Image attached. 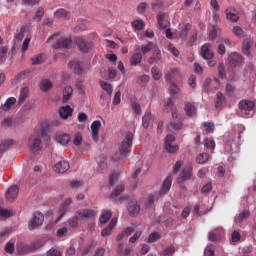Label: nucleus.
<instances>
[{"mask_svg":"<svg viewBox=\"0 0 256 256\" xmlns=\"http://www.w3.org/2000/svg\"><path fill=\"white\" fill-rule=\"evenodd\" d=\"M131 145H133V133L128 132L120 144L119 154H115L112 157L113 161H116V163H125V158L131 151Z\"/></svg>","mask_w":256,"mask_h":256,"instance_id":"1","label":"nucleus"},{"mask_svg":"<svg viewBox=\"0 0 256 256\" xmlns=\"http://www.w3.org/2000/svg\"><path fill=\"white\" fill-rule=\"evenodd\" d=\"M45 221V216L41 212H34L33 217L28 224L29 231H34V229H39Z\"/></svg>","mask_w":256,"mask_h":256,"instance_id":"2","label":"nucleus"},{"mask_svg":"<svg viewBox=\"0 0 256 256\" xmlns=\"http://www.w3.org/2000/svg\"><path fill=\"white\" fill-rule=\"evenodd\" d=\"M74 43L77 45L81 53H89L91 52V49H93V43L84 40L83 37H76L74 39Z\"/></svg>","mask_w":256,"mask_h":256,"instance_id":"3","label":"nucleus"},{"mask_svg":"<svg viewBox=\"0 0 256 256\" xmlns=\"http://www.w3.org/2000/svg\"><path fill=\"white\" fill-rule=\"evenodd\" d=\"M76 215L83 221L85 219H95V217H97V212L93 209L84 208L76 211Z\"/></svg>","mask_w":256,"mask_h":256,"instance_id":"4","label":"nucleus"},{"mask_svg":"<svg viewBox=\"0 0 256 256\" xmlns=\"http://www.w3.org/2000/svg\"><path fill=\"white\" fill-rule=\"evenodd\" d=\"M175 142V136L167 135L165 138V149L168 153H177L179 151V146L173 145Z\"/></svg>","mask_w":256,"mask_h":256,"instance_id":"5","label":"nucleus"},{"mask_svg":"<svg viewBox=\"0 0 256 256\" xmlns=\"http://www.w3.org/2000/svg\"><path fill=\"white\" fill-rule=\"evenodd\" d=\"M71 45H73L71 38L62 37L53 44V49H70Z\"/></svg>","mask_w":256,"mask_h":256,"instance_id":"6","label":"nucleus"},{"mask_svg":"<svg viewBox=\"0 0 256 256\" xmlns=\"http://www.w3.org/2000/svg\"><path fill=\"white\" fill-rule=\"evenodd\" d=\"M127 209L130 217H137L139 215V211H141V206H139V203L133 199L128 203Z\"/></svg>","mask_w":256,"mask_h":256,"instance_id":"7","label":"nucleus"},{"mask_svg":"<svg viewBox=\"0 0 256 256\" xmlns=\"http://www.w3.org/2000/svg\"><path fill=\"white\" fill-rule=\"evenodd\" d=\"M152 49H155V45L153 44V42H148L147 44L142 46L139 44L134 45V51H138L142 53V55H147V53H149V51H151Z\"/></svg>","mask_w":256,"mask_h":256,"instance_id":"8","label":"nucleus"},{"mask_svg":"<svg viewBox=\"0 0 256 256\" xmlns=\"http://www.w3.org/2000/svg\"><path fill=\"white\" fill-rule=\"evenodd\" d=\"M240 111L247 113L248 111H253L255 109V102L251 100H241L238 104Z\"/></svg>","mask_w":256,"mask_h":256,"instance_id":"9","label":"nucleus"},{"mask_svg":"<svg viewBox=\"0 0 256 256\" xmlns=\"http://www.w3.org/2000/svg\"><path fill=\"white\" fill-rule=\"evenodd\" d=\"M242 61L243 57L237 52L231 53L228 57V63L230 67H237V65H240Z\"/></svg>","mask_w":256,"mask_h":256,"instance_id":"10","label":"nucleus"},{"mask_svg":"<svg viewBox=\"0 0 256 256\" xmlns=\"http://www.w3.org/2000/svg\"><path fill=\"white\" fill-rule=\"evenodd\" d=\"M71 203H73V201L71 200V198H67L62 205L59 208V214L60 216L57 218L56 223H59V221H61V218H63L65 216V213H67V211H69V205H71Z\"/></svg>","mask_w":256,"mask_h":256,"instance_id":"11","label":"nucleus"},{"mask_svg":"<svg viewBox=\"0 0 256 256\" xmlns=\"http://www.w3.org/2000/svg\"><path fill=\"white\" fill-rule=\"evenodd\" d=\"M91 131H92V139L97 143L99 141V129H101V121L96 120L92 122L91 126Z\"/></svg>","mask_w":256,"mask_h":256,"instance_id":"12","label":"nucleus"},{"mask_svg":"<svg viewBox=\"0 0 256 256\" xmlns=\"http://www.w3.org/2000/svg\"><path fill=\"white\" fill-rule=\"evenodd\" d=\"M163 59V56L161 55V50L158 47H154L152 55L148 59V63L150 65H153L155 63H159Z\"/></svg>","mask_w":256,"mask_h":256,"instance_id":"13","label":"nucleus"},{"mask_svg":"<svg viewBox=\"0 0 256 256\" xmlns=\"http://www.w3.org/2000/svg\"><path fill=\"white\" fill-rule=\"evenodd\" d=\"M225 14H226V19L228 21H231V23H237L239 21V14H237V11L235 10V8L230 7L226 9Z\"/></svg>","mask_w":256,"mask_h":256,"instance_id":"14","label":"nucleus"},{"mask_svg":"<svg viewBox=\"0 0 256 256\" xmlns=\"http://www.w3.org/2000/svg\"><path fill=\"white\" fill-rule=\"evenodd\" d=\"M142 61H143V54L139 51H135L130 57L131 67H137V65H141Z\"/></svg>","mask_w":256,"mask_h":256,"instance_id":"15","label":"nucleus"},{"mask_svg":"<svg viewBox=\"0 0 256 256\" xmlns=\"http://www.w3.org/2000/svg\"><path fill=\"white\" fill-rule=\"evenodd\" d=\"M54 17L56 19H65L66 21H69V19H71V12L67 11L65 8H60L54 12Z\"/></svg>","mask_w":256,"mask_h":256,"instance_id":"16","label":"nucleus"},{"mask_svg":"<svg viewBox=\"0 0 256 256\" xmlns=\"http://www.w3.org/2000/svg\"><path fill=\"white\" fill-rule=\"evenodd\" d=\"M69 162L62 160L55 164L54 171L56 173H66V171H69Z\"/></svg>","mask_w":256,"mask_h":256,"instance_id":"17","label":"nucleus"},{"mask_svg":"<svg viewBox=\"0 0 256 256\" xmlns=\"http://www.w3.org/2000/svg\"><path fill=\"white\" fill-rule=\"evenodd\" d=\"M17 195H19V187L15 185L11 186L6 192V199L7 201H15Z\"/></svg>","mask_w":256,"mask_h":256,"instance_id":"18","label":"nucleus"},{"mask_svg":"<svg viewBox=\"0 0 256 256\" xmlns=\"http://www.w3.org/2000/svg\"><path fill=\"white\" fill-rule=\"evenodd\" d=\"M68 67L77 75H82L83 73V64L77 60L71 61Z\"/></svg>","mask_w":256,"mask_h":256,"instance_id":"19","label":"nucleus"},{"mask_svg":"<svg viewBox=\"0 0 256 256\" xmlns=\"http://www.w3.org/2000/svg\"><path fill=\"white\" fill-rule=\"evenodd\" d=\"M201 56L203 59H212L213 58V52L211 51V44L206 43L201 47Z\"/></svg>","mask_w":256,"mask_h":256,"instance_id":"20","label":"nucleus"},{"mask_svg":"<svg viewBox=\"0 0 256 256\" xmlns=\"http://www.w3.org/2000/svg\"><path fill=\"white\" fill-rule=\"evenodd\" d=\"M173 183V179L171 176L166 177L162 184V189L160 190V195H167L171 190V185Z\"/></svg>","mask_w":256,"mask_h":256,"instance_id":"21","label":"nucleus"},{"mask_svg":"<svg viewBox=\"0 0 256 256\" xmlns=\"http://www.w3.org/2000/svg\"><path fill=\"white\" fill-rule=\"evenodd\" d=\"M59 115L61 119H69L73 115V108L69 105L62 106L59 110Z\"/></svg>","mask_w":256,"mask_h":256,"instance_id":"22","label":"nucleus"},{"mask_svg":"<svg viewBox=\"0 0 256 256\" xmlns=\"http://www.w3.org/2000/svg\"><path fill=\"white\" fill-rule=\"evenodd\" d=\"M157 21L160 29H167V27H169V21H167V14L159 13L157 15Z\"/></svg>","mask_w":256,"mask_h":256,"instance_id":"23","label":"nucleus"},{"mask_svg":"<svg viewBox=\"0 0 256 256\" xmlns=\"http://www.w3.org/2000/svg\"><path fill=\"white\" fill-rule=\"evenodd\" d=\"M179 69L177 68H172L170 71H168L165 75L166 81H169L170 83L173 82L174 79H177L180 77Z\"/></svg>","mask_w":256,"mask_h":256,"instance_id":"24","label":"nucleus"},{"mask_svg":"<svg viewBox=\"0 0 256 256\" xmlns=\"http://www.w3.org/2000/svg\"><path fill=\"white\" fill-rule=\"evenodd\" d=\"M115 225H117V218H112L109 225L102 230V237H107V235H111V231H113Z\"/></svg>","mask_w":256,"mask_h":256,"instance_id":"25","label":"nucleus"},{"mask_svg":"<svg viewBox=\"0 0 256 256\" xmlns=\"http://www.w3.org/2000/svg\"><path fill=\"white\" fill-rule=\"evenodd\" d=\"M17 251L19 255H27L28 253H33L31 244L27 245V244L20 243L17 245Z\"/></svg>","mask_w":256,"mask_h":256,"instance_id":"26","label":"nucleus"},{"mask_svg":"<svg viewBox=\"0 0 256 256\" xmlns=\"http://www.w3.org/2000/svg\"><path fill=\"white\" fill-rule=\"evenodd\" d=\"M17 103V98L10 97L1 105L2 111H9Z\"/></svg>","mask_w":256,"mask_h":256,"instance_id":"27","label":"nucleus"},{"mask_svg":"<svg viewBox=\"0 0 256 256\" xmlns=\"http://www.w3.org/2000/svg\"><path fill=\"white\" fill-rule=\"evenodd\" d=\"M191 175H193V168L191 166H187L182 170L180 179L182 181H187V179H191Z\"/></svg>","mask_w":256,"mask_h":256,"instance_id":"28","label":"nucleus"},{"mask_svg":"<svg viewBox=\"0 0 256 256\" xmlns=\"http://www.w3.org/2000/svg\"><path fill=\"white\" fill-rule=\"evenodd\" d=\"M184 110H185L186 115H188V117H193V115H195V113H197V108H195V104H193L191 102L185 103Z\"/></svg>","mask_w":256,"mask_h":256,"instance_id":"29","label":"nucleus"},{"mask_svg":"<svg viewBox=\"0 0 256 256\" xmlns=\"http://www.w3.org/2000/svg\"><path fill=\"white\" fill-rule=\"evenodd\" d=\"M71 97H73V88L71 86L64 87L62 103H67Z\"/></svg>","mask_w":256,"mask_h":256,"instance_id":"30","label":"nucleus"},{"mask_svg":"<svg viewBox=\"0 0 256 256\" xmlns=\"http://www.w3.org/2000/svg\"><path fill=\"white\" fill-rule=\"evenodd\" d=\"M168 129L169 131H181V129H183V121H171L168 125Z\"/></svg>","mask_w":256,"mask_h":256,"instance_id":"31","label":"nucleus"},{"mask_svg":"<svg viewBox=\"0 0 256 256\" xmlns=\"http://www.w3.org/2000/svg\"><path fill=\"white\" fill-rule=\"evenodd\" d=\"M101 89L104 90L109 97L113 95V86L103 80H100Z\"/></svg>","mask_w":256,"mask_h":256,"instance_id":"32","label":"nucleus"},{"mask_svg":"<svg viewBox=\"0 0 256 256\" xmlns=\"http://www.w3.org/2000/svg\"><path fill=\"white\" fill-rule=\"evenodd\" d=\"M111 217H113V213L111 212V210H106L100 215L99 221L100 223H102V225H105V223H107V221H109Z\"/></svg>","mask_w":256,"mask_h":256,"instance_id":"33","label":"nucleus"},{"mask_svg":"<svg viewBox=\"0 0 256 256\" xmlns=\"http://www.w3.org/2000/svg\"><path fill=\"white\" fill-rule=\"evenodd\" d=\"M210 157L211 156L208 153H200L196 158V163L199 165H205V163L209 161Z\"/></svg>","mask_w":256,"mask_h":256,"instance_id":"34","label":"nucleus"},{"mask_svg":"<svg viewBox=\"0 0 256 256\" xmlns=\"http://www.w3.org/2000/svg\"><path fill=\"white\" fill-rule=\"evenodd\" d=\"M131 27L134 31H141L142 29H145V22L143 20H134L131 22Z\"/></svg>","mask_w":256,"mask_h":256,"instance_id":"35","label":"nucleus"},{"mask_svg":"<svg viewBox=\"0 0 256 256\" xmlns=\"http://www.w3.org/2000/svg\"><path fill=\"white\" fill-rule=\"evenodd\" d=\"M53 88V83H51L50 80L48 79H45V80H42L40 82V89L41 91H43L44 93L49 91V89H52Z\"/></svg>","mask_w":256,"mask_h":256,"instance_id":"36","label":"nucleus"},{"mask_svg":"<svg viewBox=\"0 0 256 256\" xmlns=\"http://www.w3.org/2000/svg\"><path fill=\"white\" fill-rule=\"evenodd\" d=\"M249 215H251V212L248 210L242 211L238 216H235V223H243L244 219L249 218Z\"/></svg>","mask_w":256,"mask_h":256,"instance_id":"37","label":"nucleus"},{"mask_svg":"<svg viewBox=\"0 0 256 256\" xmlns=\"http://www.w3.org/2000/svg\"><path fill=\"white\" fill-rule=\"evenodd\" d=\"M30 149L32 151H41V139L34 138L33 141H30Z\"/></svg>","mask_w":256,"mask_h":256,"instance_id":"38","label":"nucleus"},{"mask_svg":"<svg viewBox=\"0 0 256 256\" xmlns=\"http://www.w3.org/2000/svg\"><path fill=\"white\" fill-rule=\"evenodd\" d=\"M152 77L155 79V81H159L161 77H163V73L161 72V69H159L157 66H153L151 69Z\"/></svg>","mask_w":256,"mask_h":256,"instance_id":"39","label":"nucleus"},{"mask_svg":"<svg viewBox=\"0 0 256 256\" xmlns=\"http://www.w3.org/2000/svg\"><path fill=\"white\" fill-rule=\"evenodd\" d=\"M223 103H225V96L223 95V93L218 92L216 94V100H215L216 109H219V107H221V105H223Z\"/></svg>","mask_w":256,"mask_h":256,"instance_id":"40","label":"nucleus"},{"mask_svg":"<svg viewBox=\"0 0 256 256\" xmlns=\"http://www.w3.org/2000/svg\"><path fill=\"white\" fill-rule=\"evenodd\" d=\"M124 191H125V185H123V184L118 185L115 188V190L111 193L112 199L119 197V195H121V193H123Z\"/></svg>","mask_w":256,"mask_h":256,"instance_id":"41","label":"nucleus"},{"mask_svg":"<svg viewBox=\"0 0 256 256\" xmlns=\"http://www.w3.org/2000/svg\"><path fill=\"white\" fill-rule=\"evenodd\" d=\"M70 140L71 137L69 136V134H61L57 137V141L61 145H67V143H69Z\"/></svg>","mask_w":256,"mask_h":256,"instance_id":"42","label":"nucleus"},{"mask_svg":"<svg viewBox=\"0 0 256 256\" xmlns=\"http://www.w3.org/2000/svg\"><path fill=\"white\" fill-rule=\"evenodd\" d=\"M151 123V113L147 112L142 118V126L144 129H148Z\"/></svg>","mask_w":256,"mask_h":256,"instance_id":"43","label":"nucleus"},{"mask_svg":"<svg viewBox=\"0 0 256 256\" xmlns=\"http://www.w3.org/2000/svg\"><path fill=\"white\" fill-rule=\"evenodd\" d=\"M191 27L190 24H184L180 28V37L182 39H187V35L189 33V28Z\"/></svg>","mask_w":256,"mask_h":256,"instance_id":"44","label":"nucleus"},{"mask_svg":"<svg viewBox=\"0 0 256 256\" xmlns=\"http://www.w3.org/2000/svg\"><path fill=\"white\" fill-rule=\"evenodd\" d=\"M218 77L220 79H225L227 77V74L225 73V64L223 62L218 64Z\"/></svg>","mask_w":256,"mask_h":256,"instance_id":"45","label":"nucleus"},{"mask_svg":"<svg viewBox=\"0 0 256 256\" xmlns=\"http://www.w3.org/2000/svg\"><path fill=\"white\" fill-rule=\"evenodd\" d=\"M43 15H45V10L43 9V7H39L37 10H36V13L33 17L34 21H41V19H43Z\"/></svg>","mask_w":256,"mask_h":256,"instance_id":"46","label":"nucleus"},{"mask_svg":"<svg viewBox=\"0 0 256 256\" xmlns=\"http://www.w3.org/2000/svg\"><path fill=\"white\" fill-rule=\"evenodd\" d=\"M43 245H45V241H43V240H37V241L33 242L32 244H30L32 253L37 251V249H41V247H43Z\"/></svg>","mask_w":256,"mask_h":256,"instance_id":"47","label":"nucleus"},{"mask_svg":"<svg viewBox=\"0 0 256 256\" xmlns=\"http://www.w3.org/2000/svg\"><path fill=\"white\" fill-rule=\"evenodd\" d=\"M79 219L81 218H79L77 212H75V215L68 220L69 226L73 228L77 227L79 225Z\"/></svg>","mask_w":256,"mask_h":256,"instance_id":"48","label":"nucleus"},{"mask_svg":"<svg viewBox=\"0 0 256 256\" xmlns=\"http://www.w3.org/2000/svg\"><path fill=\"white\" fill-rule=\"evenodd\" d=\"M29 96V88L24 87L20 91V97H19V103H23L25 101V98Z\"/></svg>","mask_w":256,"mask_h":256,"instance_id":"49","label":"nucleus"},{"mask_svg":"<svg viewBox=\"0 0 256 256\" xmlns=\"http://www.w3.org/2000/svg\"><path fill=\"white\" fill-rule=\"evenodd\" d=\"M174 254H175V247L170 246V247H168V248H165V249L161 252L160 256H173Z\"/></svg>","mask_w":256,"mask_h":256,"instance_id":"50","label":"nucleus"},{"mask_svg":"<svg viewBox=\"0 0 256 256\" xmlns=\"http://www.w3.org/2000/svg\"><path fill=\"white\" fill-rule=\"evenodd\" d=\"M159 239H161V234H159L158 232H153L149 235L147 242L155 243V241H159Z\"/></svg>","mask_w":256,"mask_h":256,"instance_id":"51","label":"nucleus"},{"mask_svg":"<svg viewBox=\"0 0 256 256\" xmlns=\"http://www.w3.org/2000/svg\"><path fill=\"white\" fill-rule=\"evenodd\" d=\"M137 83L141 87H145V85H147V83H149V76H147V75L139 76L138 80H137Z\"/></svg>","mask_w":256,"mask_h":256,"instance_id":"52","label":"nucleus"},{"mask_svg":"<svg viewBox=\"0 0 256 256\" xmlns=\"http://www.w3.org/2000/svg\"><path fill=\"white\" fill-rule=\"evenodd\" d=\"M45 61V56L43 54H39L36 57L32 58V65H41Z\"/></svg>","mask_w":256,"mask_h":256,"instance_id":"53","label":"nucleus"},{"mask_svg":"<svg viewBox=\"0 0 256 256\" xmlns=\"http://www.w3.org/2000/svg\"><path fill=\"white\" fill-rule=\"evenodd\" d=\"M13 145V140H6L0 145V152L3 153L6 149H9Z\"/></svg>","mask_w":256,"mask_h":256,"instance_id":"54","label":"nucleus"},{"mask_svg":"<svg viewBox=\"0 0 256 256\" xmlns=\"http://www.w3.org/2000/svg\"><path fill=\"white\" fill-rule=\"evenodd\" d=\"M5 251H6V253H9V255H13V253H15V243L8 242L5 245Z\"/></svg>","mask_w":256,"mask_h":256,"instance_id":"55","label":"nucleus"},{"mask_svg":"<svg viewBox=\"0 0 256 256\" xmlns=\"http://www.w3.org/2000/svg\"><path fill=\"white\" fill-rule=\"evenodd\" d=\"M131 107L136 115H141V104L136 101L131 102Z\"/></svg>","mask_w":256,"mask_h":256,"instance_id":"56","label":"nucleus"},{"mask_svg":"<svg viewBox=\"0 0 256 256\" xmlns=\"http://www.w3.org/2000/svg\"><path fill=\"white\" fill-rule=\"evenodd\" d=\"M173 106H174L173 100L171 98H168L166 101V104L164 105V111L166 113H169V111H173Z\"/></svg>","mask_w":256,"mask_h":256,"instance_id":"57","label":"nucleus"},{"mask_svg":"<svg viewBox=\"0 0 256 256\" xmlns=\"http://www.w3.org/2000/svg\"><path fill=\"white\" fill-rule=\"evenodd\" d=\"M204 145L205 147H207V149H215V140L211 139V138H206L204 140Z\"/></svg>","mask_w":256,"mask_h":256,"instance_id":"58","label":"nucleus"},{"mask_svg":"<svg viewBox=\"0 0 256 256\" xmlns=\"http://www.w3.org/2000/svg\"><path fill=\"white\" fill-rule=\"evenodd\" d=\"M232 32L236 37H243V33H245V31H243V28H241L240 26L233 27Z\"/></svg>","mask_w":256,"mask_h":256,"instance_id":"59","label":"nucleus"},{"mask_svg":"<svg viewBox=\"0 0 256 256\" xmlns=\"http://www.w3.org/2000/svg\"><path fill=\"white\" fill-rule=\"evenodd\" d=\"M117 179H119V174L117 172L112 173L109 178V185L113 187L117 183Z\"/></svg>","mask_w":256,"mask_h":256,"instance_id":"60","label":"nucleus"},{"mask_svg":"<svg viewBox=\"0 0 256 256\" xmlns=\"http://www.w3.org/2000/svg\"><path fill=\"white\" fill-rule=\"evenodd\" d=\"M204 127L207 133H213L215 131V124L213 122H205Z\"/></svg>","mask_w":256,"mask_h":256,"instance_id":"61","label":"nucleus"},{"mask_svg":"<svg viewBox=\"0 0 256 256\" xmlns=\"http://www.w3.org/2000/svg\"><path fill=\"white\" fill-rule=\"evenodd\" d=\"M231 241L233 243H238V241H241V233L234 231L231 235Z\"/></svg>","mask_w":256,"mask_h":256,"instance_id":"62","label":"nucleus"},{"mask_svg":"<svg viewBox=\"0 0 256 256\" xmlns=\"http://www.w3.org/2000/svg\"><path fill=\"white\" fill-rule=\"evenodd\" d=\"M29 43H31V38H25L21 48L22 53H25L26 51H28Z\"/></svg>","mask_w":256,"mask_h":256,"instance_id":"63","label":"nucleus"},{"mask_svg":"<svg viewBox=\"0 0 256 256\" xmlns=\"http://www.w3.org/2000/svg\"><path fill=\"white\" fill-rule=\"evenodd\" d=\"M47 256H63L58 249L56 248H51L48 252H47Z\"/></svg>","mask_w":256,"mask_h":256,"instance_id":"64","label":"nucleus"}]
</instances>
